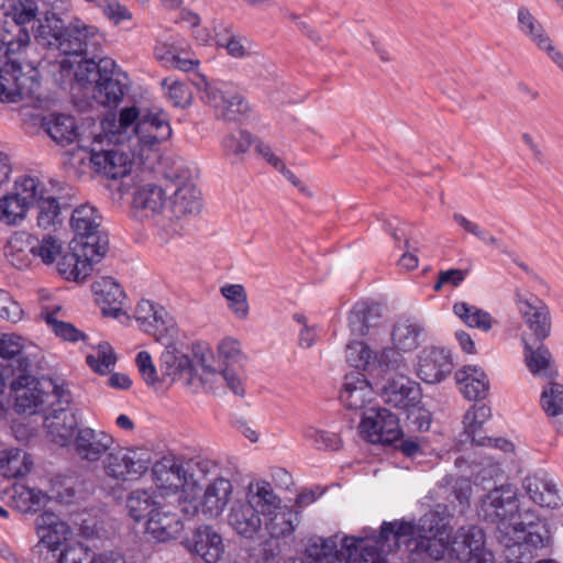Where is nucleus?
Segmentation results:
<instances>
[{"mask_svg": "<svg viewBox=\"0 0 563 563\" xmlns=\"http://www.w3.org/2000/svg\"><path fill=\"white\" fill-rule=\"evenodd\" d=\"M405 537H411L408 547L412 552L439 561L450 548L451 529L437 511H428L419 519L417 527L405 521L384 522L376 539L393 545V552Z\"/></svg>", "mask_w": 563, "mask_h": 563, "instance_id": "nucleus-3", "label": "nucleus"}, {"mask_svg": "<svg viewBox=\"0 0 563 563\" xmlns=\"http://www.w3.org/2000/svg\"><path fill=\"white\" fill-rule=\"evenodd\" d=\"M515 305L525 325L538 343L547 340L552 332V316L549 305L532 292L515 291Z\"/></svg>", "mask_w": 563, "mask_h": 563, "instance_id": "nucleus-13", "label": "nucleus"}, {"mask_svg": "<svg viewBox=\"0 0 563 563\" xmlns=\"http://www.w3.org/2000/svg\"><path fill=\"white\" fill-rule=\"evenodd\" d=\"M151 466L150 453L142 449L112 448L102 462L104 474L119 482L141 478Z\"/></svg>", "mask_w": 563, "mask_h": 563, "instance_id": "nucleus-11", "label": "nucleus"}, {"mask_svg": "<svg viewBox=\"0 0 563 563\" xmlns=\"http://www.w3.org/2000/svg\"><path fill=\"white\" fill-rule=\"evenodd\" d=\"M31 43L29 26L5 20L0 27V100L2 102L24 101L27 106H36L41 98L40 74L36 68L27 65L23 71L15 54L23 53Z\"/></svg>", "mask_w": 563, "mask_h": 563, "instance_id": "nucleus-2", "label": "nucleus"}, {"mask_svg": "<svg viewBox=\"0 0 563 563\" xmlns=\"http://www.w3.org/2000/svg\"><path fill=\"white\" fill-rule=\"evenodd\" d=\"M282 499L275 493L271 483L254 481L247 485L245 500L232 504L228 514L230 527L242 538L254 539L266 529L267 521L280 515Z\"/></svg>", "mask_w": 563, "mask_h": 563, "instance_id": "nucleus-4", "label": "nucleus"}, {"mask_svg": "<svg viewBox=\"0 0 563 563\" xmlns=\"http://www.w3.org/2000/svg\"><path fill=\"white\" fill-rule=\"evenodd\" d=\"M34 38L38 45L57 51L59 58L63 55L79 56L82 53H95L104 41L96 26L80 22L65 26L56 13L49 12L38 19Z\"/></svg>", "mask_w": 563, "mask_h": 563, "instance_id": "nucleus-6", "label": "nucleus"}, {"mask_svg": "<svg viewBox=\"0 0 563 563\" xmlns=\"http://www.w3.org/2000/svg\"><path fill=\"white\" fill-rule=\"evenodd\" d=\"M133 206L135 209L144 211L145 216H154L162 212L166 207L165 190L154 184H146L136 189L133 194Z\"/></svg>", "mask_w": 563, "mask_h": 563, "instance_id": "nucleus-39", "label": "nucleus"}, {"mask_svg": "<svg viewBox=\"0 0 563 563\" xmlns=\"http://www.w3.org/2000/svg\"><path fill=\"white\" fill-rule=\"evenodd\" d=\"M46 133L58 144H70L76 140L75 119L65 114H49L42 120Z\"/></svg>", "mask_w": 563, "mask_h": 563, "instance_id": "nucleus-40", "label": "nucleus"}, {"mask_svg": "<svg viewBox=\"0 0 563 563\" xmlns=\"http://www.w3.org/2000/svg\"><path fill=\"white\" fill-rule=\"evenodd\" d=\"M232 484L223 477L216 478L210 483L201 499V511L209 518H217L222 514L232 495Z\"/></svg>", "mask_w": 563, "mask_h": 563, "instance_id": "nucleus-34", "label": "nucleus"}, {"mask_svg": "<svg viewBox=\"0 0 563 563\" xmlns=\"http://www.w3.org/2000/svg\"><path fill=\"white\" fill-rule=\"evenodd\" d=\"M404 356L395 347H385L379 353H375L372 363V373L384 375L391 372H399L405 367Z\"/></svg>", "mask_w": 563, "mask_h": 563, "instance_id": "nucleus-49", "label": "nucleus"}, {"mask_svg": "<svg viewBox=\"0 0 563 563\" xmlns=\"http://www.w3.org/2000/svg\"><path fill=\"white\" fill-rule=\"evenodd\" d=\"M109 125L111 128L106 132V139L117 143L133 142V146L140 147V155L172 136L169 119L163 110L141 111L135 106L123 108L118 122Z\"/></svg>", "mask_w": 563, "mask_h": 563, "instance_id": "nucleus-5", "label": "nucleus"}, {"mask_svg": "<svg viewBox=\"0 0 563 563\" xmlns=\"http://www.w3.org/2000/svg\"><path fill=\"white\" fill-rule=\"evenodd\" d=\"M93 292L103 314L118 317L121 313L125 294L111 277H104L95 283Z\"/></svg>", "mask_w": 563, "mask_h": 563, "instance_id": "nucleus-37", "label": "nucleus"}, {"mask_svg": "<svg viewBox=\"0 0 563 563\" xmlns=\"http://www.w3.org/2000/svg\"><path fill=\"white\" fill-rule=\"evenodd\" d=\"M33 246V257H38L46 265L53 264L63 252V242L51 233L43 235L42 239L34 235Z\"/></svg>", "mask_w": 563, "mask_h": 563, "instance_id": "nucleus-51", "label": "nucleus"}, {"mask_svg": "<svg viewBox=\"0 0 563 563\" xmlns=\"http://www.w3.org/2000/svg\"><path fill=\"white\" fill-rule=\"evenodd\" d=\"M525 360L533 375L550 378L555 374L552 354L543 342L534 349L525 341Z\"/></svg>", "mask_w": 563, "mask_h": 563, "instance_id": "nucleus-41", "label": "nucleus"}, {"mask_svg": "<svg viewBox=\"0 0 563 563\" xmlns=\"http://www.w3.org/2000/svg\"><path fill=\"white\" fill-rule=\"evenodd\" d=\"M107 141L111 143L108 139ZM111 148H101L100 151L93 148L90 153V164L92 169L111 179L121 178L122 181L119 186L121 194H126L130 190V180L132 170V157L129 153H124L122 145L124 143L112 142Z\"/></svg>", "mask_w": 563, "mask_h": 563, "instance_id": "nucleus-12", "label": "nucleus"}, {"mask_svg": "<svg viewBox=\"0 0 563 563\" xmlns=\"http://www.w3.org/2000/svg\"><path fill=\"white\" fill-rule=\"evenodd\" d=\"M456 559L468 563H493L494 555L485 548V534L477 526L461 527L450 543Z\"/></svg>", "mask_w": 563, "mask_h": 563, "instance_id": "nucleus-19", "label": "nucleus"}, {"mask_svg": "<svg viewBox=\"0 0 563 563\" xmlns=\"http://www.w3.org/2000/svg\"><path fill=\"white\" fill-rule=\"evenodd\" d=\"M101 224V216L98 210L89 205H81L73 211L70 225L75 232L73 240H80L84 245L96 249L104 241V254L109 249L108 235L101 233L99 227Z\"/></svg>", "mask_w": 563, "mask_h": 563, "instance_id": "nucleus-22", "label": "nucleus"}, {"mask_svg": "<svg viewBox=\"0 0 563 563\" xmlns=\"http://www.w3.org/2000/svg\"><path fill=\"white\" fill-rule=\"evenodd\" d=\"M423 324L412 317H401L394 324L391 341L395 347L402 352L416 350L422 342Z\"/></svg>", "mask_w": 563, "mask_h": 563, "instance_id": "nucleus-32", "label": "nucleus"}, {"mask_svg": "<svg viewBox=\"0 0 563 563\" xmlns=\"http://www.w3.org/2000/svg\"><path fill=\"white\" fill-rule=\"evenodd\" d=\"M33 185H35V197L31 207L36 212L37 228L45 231L56 230L63 222L60 202L38 178L34 177Z\"/></svg>", "mask_w": 563, "mask_h": 563, "instance_id": "nucleus-27", "label": "nucleus"}, {"mask_svg": "<svg viewBox=\"0 0 563 563\" xmlns=\"http://www.w3.org/2000/svg\"><path fill=\"white\" fill-rule=\"evenodd\" d=\"M184 41L170 37L165 42H157L154 47V57L158 60L163 66L170 67L175 59V55L178 49L181 48V43Z\"/></svg>", "mask_w": 563, "mask_h": 563, "instance_id": "nucleus-63", "label": "nucleus"}, {"mask_svg": "<svg viewBox=\"0 0 563 563\" xmlns=\"http://www.w3.org/2000/svg\"><path fill=\"white\" fill-rule=\"evenodd\" d=\"M541 407L549 417L563 415V385L551 382L541 394Z\"/></svg>", "mask_w": 563, "mask_h": 563, "instance_id": "nucleus-54", "label": "nucleus"}, {"mask_svg": "<svg viewBox=\"0 0 563 563\" xmlns=\"http://www.w3.org/2000/svg\"><path fill=\"white\" fill-rule=\"evenodd\" d=\"M221 295L227 299L230 310L241 320L249 316L250 307L244 286L240 284L224 285L220 288Z\"/></svg>", "mask_w": 563, "mask_h": 563, "instance_id": "nucleus-50", "label": "nucleus"}, {"mask_svg": "<svg viewBox=\"0 0 563 563\" xmlns=\"http://www.w3.org/2000/svg\"><path fill=\"white\" fill-rule=\"evenodd\" d=\"M374 390L365 375L360 371H353L345 375L340 400L351 410L363 409L373 398Z\"/></svg>", "mask_w": 563, "mask_h": 563, "instance_id": "nucleus-30", "label": "nucleus"}, {"mask_svg": "<svg viewBox=\"0 0 563 563\" xmlns=\"http://www.w3.org/2000/svg\"><path fill=\"white\" fill-rule=\"evenodd\" d=\"M453 311L467 327L476 328L484 332H488L496 322L487 311L466 302H456Z\"/></svg>", "mask_w": 563, "mask_h": 563, "instance_id": "nucleus-46", "label": "nucleus"}, {"mask_svg": "<svg viewBox=\"0 0 563 563\" xmlns=\"http://www.w3.org/2000/svg\"><path fill=\"white\" fill-rule=\"evenodd\" d=\"M253 143L252 135L243 130L230 133L222 140V147L228 154L244 155Z\"/></svg>", "mask_w": 563, "mask_h": 563, "instance_id": "nucleus-59", "label": "nucleus"}, {"mask_svg": "<svg viewBox=\"0 0 563 563\" xmlns=\"http://www.w3.org/2000/svg\"><path fill=\"white\" fill-rule=\"evenodd\" d=\"M36 533L40 539L36 549L55 551L71 534L70 527L53 512H43L35 519Z\"/></svg>", "mask_w": 563, "mask_h": 563, "instance_id": "nucleus-29", "label": "nucleus"}, {"mask_svg": "<svg viewBox=\"0 0 563 563\" xmlns=\"http://www.w3.org/2000/svg\"><path fill=\"white\" fill-rule=\"evenodd\" d=\"M382 398L385 404L406 410L421 402L422 393L417 382L397 373L386 380L382 388Z\"/></svg>", "mask_w": 563, "mask_h": 563, "instance_id": "nucleus-25", "label": "nucleus"}, {"mask_svg": "<svg viewBox=\"0 0 563 563\" xmlns=\"http://www.w3.org/2000/svg\"><path fill=\"white\" fill-rule=\"evenodd\" d=\"M34 177L23 176L15 180L13 190L0 198V223L19 227L27 218L35 195Z\"/></svg>", "mask_w": 563, "mask_h": 563, "instance_id": "nucleus-14", "label": "nucleus"}, {"mask_svg": "<svg viewBox=\"0 0 563 563\" xmlns=\"http://www.w3.org/2000/svg\"><path fill=\"white\" fill-rule=\"evenodd\" d=\"M455 379L460 391L468 400L486 398L489 383L484 371L477 366H464L455 373Z\"/></svg>", "mask_w": 563, "mask_h": 563, "instance_id": "nucleus-33", "label": "nucleus"}, {"mask_svg": "<svg viewBox=\"0 0 563 563\" xmlns=\"http://www.w3.org/2000/svg\"><path fill=\"white\" fill-rule=\"evenodd\" d=\"M175 185L164 218L170 222H186L202 210V195L192 179L189 169L169 176Z\"/></svg>", "mask_w": 563, "mask_h": 563, "instance_id": "nucleus-10", "label": "nucleus"}, {"mask_svg": "<svg viewBox=\"0 0 563 563\" xmlns=\"http://www.w3.org/2000/svg\"><path fill=\"white\" fill-rule=\"evenodd\" d=\"M346 361L356 369H364L372 373L373 351L363 341H354L347 344Z\"/></svg>", "mask_w": 563, "mask_h": 563, "instance_id": "nucleus-55", "label": "nucleus"}, {"mask_svg": "<svg viewBox=\"0 0 563 563\" xmlns=\"http://www.w3.org/2000/svg\"><path fill=\"white\" fill-rule=\"evenodd\" d=\"M303 437L318 450L336 451L342 444L338 433L320 430L312 426L305 428Z\"/></svg>", "mask_w": 563, "mask_h": 563, "instance_id": "nucleus-56", "label": "nucleus"}, {"mask_svg": "<svg viewBox=\"0 0 563 563\" xmlns=\"http://www.w3.org/2000/svg\"><path fill=\"white\" fill-rule=\"evenodd\" d=\"M49 0H14L9 3V11L5 13L11 22L27 26L34 22L42 8L48 4Z\"/></svg>", "mask_w": 563, "mask_h": 563, "instance_id": "nucleus-45", "label": "nucleus"}, {"mask_svg": "<svg viewBox=\"0 0 563 563\" xmlns=\"http://www.w3.org/2000/svg\"><path fill=\"white\" fill-rule=\"evenodd\" d=\"M104 257V241L96 249L84 245L80 240L69 243V252L57 263L58 273L66 279L85 280L92 272V265Z\"/></svg>", "mask_w": 563, "mask_h": 563, "instance_id": "nucleus-15", "label": "nucleus"}, {"mask_svg": "<svg viewBox=\"0 0 563 563\" xmlns=\"http://www.w3.org/2000/svg\"><path fill=\"white\" fill-rule=\"evenodd\" d=\"M126 508L129 515L135 521H140L146 517L150 518L161 507L153 489L139 488L129 494Z\"/></svg>", "mask_w": 563, "mask_h": 563, "instance_id": "nucleus-42", "label": "nucleus"}, {"mask_svg": "<svg viewBox=\"0 0 563 563\" xmlns=\"http://www.w3.org/2000/svg\"><path fill=\"white\" fill-rule=\"evenodd\" d=\"M59 310L57 308L55 311H46L43 312V319L46 323L53 329L55 334L66 341L76 342L79 339H85V334L79 331L75 325L68 322L58 321L55 318V313Z\"/></svg>", "mask_w": 563, "mask_h": 563, "instance_id": "nucleus-57", "label": "nucleus"}, {"mask_svg": "<svg viewBox=\"0 0 563 563\" xmlns=\"http://www.w3.org/2000/svg\"><path fill=\"white\" fill-rule=\"evenodd\" d=\"M340 542L341 549H338V536L311 538L307 556L313 563H386V555L393 548L376 537H343Z\"/></svg>", "mask_w": 563, "mask_h": 563, "instance_id": "nucleus-7", "label": "nucleus"}, {"mask_svg": "<svg viewBox=\"0 0 563 563\" xmlns=\"http://www.w3.org/2000/svg\"><path fill=\"white\" fill-rule=\"evenodd\" d=\"M184 525L177 515L156 510L146 522V533L158 542L176 539L183 531Z\"/></svg>", "mask_w": 563, "mask_h": 563, "instance_id": "nucleus-36", "label": "nucleus"}, {"mask_svg": "<svg viewBox=\"0 0 563 563\" xmlns=\"http://www.w3.org/2000/svg\"><path fill=\"white\" fill-rule=\"evenodd\" d=\"M181 544L205 563H218L224 553V543L218 531L209 525H201L186 536Z\"/></svg>", "mask_w": 563, "mask_h": 563, "instance_id": "nucleus-20", "label": "nucleus"}, {"mask_svg": "<svg viewBox=\"0 0 563 563\" xmlns=\"http://www.w3.org/2000/svg\"><path fill=\"white\" fill-rule=\"evenodd\" d=\"M152 478L163 494H176L187 483V472L177 456L167 454L152 465Z\"/></svg>", "mask_w": 563, "mask_h": 563, "instance_id": "nucleus-26", "label": "nucleus"}, {"mask_svg": "<svg viewBox=\"0 0 563 563\" xmlns=\"http://www.w3.org/2000/svg\"><path fill=\"white\" fill-rule=\"evenodd\" d=\"M523 488L529 498L537 505L547 508H556L561 498L555 484L545 475H529L523 481Z\"/></svg>", "mask_w": 563, "mask_h": 563, "instance_id": "nucleus-35", "label": "nucleus"}, {"mask_svg": "<svg viewBox=\"0 0 563 563\" xmlns=\"http://www.w3.org/2000/svg\"><path fill=\"white\" fill-rule=\"evenodd\" d=\"M69 405H49L46 413H42L45 418L47 434L52 442L59 446L71 445L78 426V418L74 410L68 409Z\"/></svg>", "mask_w": 563, "mask_h": 563, "instance_id": "nucleus-21", "label": "nucleus"}, {"mask_svg": "<svg viewBox=\"0 0 563 563\" xmlns=\"http://www.w3.org/2000/svg\"><path fill=\"white\" fill-rule=\"evenodd\" d=\"M92 556L87 547L79 542L67 544L59 553L57 563H90Z\"/></svg>", "mask_w": 563, "mask_h": 563, "instance_id": "nucleus-64", "label": "nucleus"}, {"mask_svg": "<svg viewBox=\"0 0 563 563\" xmlns=\"http://www.w3.org/2000/svg\"><path fill=\"white\" fill-rule=\"evenodd\" d=\"M129 87V77L111 58L101 59V75L92 91L93 98L101 104L117 106Z\"/></svg>", "mask_w": 563, "mask_h": 563, "instance_id": "nucleus-18", "label": "nucleus"}, {"mask_svg": "<svg viewBox=\"0 0 563 563\" xmlns=\"http://www.w3.org/2000/svg\"><path fill=\"white\" fill-rule=\"evenodd\" d=\"M492 417L490 407L486 405L474 406L467 410L464 415V423L466 426L467 433L472 437V441L476 443L478 439L475 437V432L478 431L482 426L489 420Z\"/></svg>", "mask_w": 563, "mask_h": 563, "instance_id": "nucleus-58", "label": "nucleus"}, {"mask_svg": "<svg viewBox=\"0 0 563 563\" xmlns=\"http://www.w3.org/2000/svg\"><path fill=\"white\" fill-rule=\"evenodd\" d=\"M114 445L115 440L109 432L81 426L76 431L71 448L80 462L87 465H97L99 462H103Z\"/></svg>", "mask_w": 563, "mask_h": 563, "instance_id": "nucleus-16", "label": "nucleus"}, {"mask_svg": "<svg viewBox=\"0 0 563 563\" xmlns=\"http://www.w3.org/2000/svg\"><path fill=\"white\" fill-rule=\"evenodd\" d=\"M162 85L168 88L167 96L175 107L186 108L191 103V92L186 84L177 80L169 84V79L166 78Z\"/></svg>", "mask_w": 563, "mask_h": 563, "instance_id": "nucleus-62", "label": "nucleus"}, {"mask_svg": "<svg viewBox=\"0 0 563 563\" xmlns=\"http://www.w3.org/2000/svg\"><path fill=\"white\" fill-rule=\"evenodd\" d=\"M26 340L14 333H3L0 335V357L10 362L12 375L27 372L31 368V354Z\"/></svg>", "mask_w": 563, "mask_h": 563, "instance_id": "nucleus-31", "label": "nucleus"}, {"mask_svg": "<svg viewBox=\"0 0 563 563\" xmlns=\"http://www.w3.org/2000/svg\"><path fill=\"white\" fill-rule=\"evenodd\" d=\"M135 363L144 383L150 387L158 388L162 379L158 376L150 353L141 351L136 355Z\"/></svg>", "mask_w": 563, "mask_h": 563, "instance_id": "nucleus-60", "label": "nucleus"}, {"mask_svg": "<svg viewBox=\"0 0 563 563\" xmlns=\"http://www.w3.org/2000/svg\"><path fill=\"white\" fill-rule=\"evenodd\" d=\"M518 26L520 32L528 36L538 48L550 40L542 24L527 8L522 7L518 10Z\"/></svg>", "mask_w": 563, "mask_h": 563, "instance_id": "nucleus-48", "label": "nucleus"}, {"mask_svg": "<svg viewBox=\"0 0 563 563\" xmlns=\"http://www.w3.org/2000/svg\"><path fill=\"white\" fill-rule=\"evenodd\" d=\"M34 235L25 231L15 232L7 242L4 255L16 268L23 269L31 265L34 258Z\"/></svg>", "mask_w": 563, "mask_h": 563, "instance_id": "nucleus-38", "label": "nucleus"}, {"mask_svg": "<svg viewBox=\"0 0 563 563\" xmlns=\"http://www.w3.org/2000/svg\"><path fill=\"white\" fill-rule=\"evenodd\" d=\"M166 347H172L178 338L179 329L174 317L165 309H158V314L152 322V331H145Z\"/></svg>", "mask_w": 563, "mask_h": 563, "instance_id": "nucleus-44", "label": "nucleus"}, {"mask_svg": "<svg viewBox=\"0 0 563 563\" xmlns=\"http://www.w3.org/2000/svg\"><path fill=\"white\" fill-rule=\"evenodd\" d=\"M30 454L21 449H10L0 452V474L7 478L25 476L32 467Z\"/></svg>", "mask_w": 563, "mask_h": 563, "instance_id": "nucleus-43", "label": "nucleus"}, {"mask_svg": "<svg viewBox=\"0 0 563 563\" xmlns=\"http://www.w3.org/2000/svg\"><path fill=\"white\" fill-rule=\"evenodd\" d=\"M167 350L162 354L163 378L169 377L172 382L181 377L184 373L191 374L192 363L190 358L176 350Z\"/></svg>", "mask_w": 563, "mask_h": 563, "instance_id": "nucleus-47", "label": "nucleus"}, {"mask_svg": "<svg viewBox=\"0 0 563 563\" xmlns=\"http://www.w3.org/2000/svg\"><path fill=\"white\" fill-rule=\"evenodd\" d=\"M48 499L47 495L37 488L22 487L19 492V507L24 512H36Z\"/></svg>", "mask_w": 563, "mask_h": 563, "instance_id": "nucleus-61", "label": "nucleus"}, {"mask_svg": "<svg viewBox=\"0 0 563 563\" xmlns=\"http://www.w3.org/2000/svg\"><path fill=\"white\" fill-rule=\"evenodd\" d=\"M361 432L372 443L390 444L402 434L399 418L386 408H371L360 423Z\"/></svg>", "mask_w": 563, "mask_h": 563, "instance_id": "nucleus-17", "label": "nucleus"}, {"mask_svg": "<svg viewBox=\"0 0 563 563\" xmlns=\"http://www.w3.org/2000/svg\"><path fill=\"white\" fill-rule=\"evenodd\" d=\"M86 362L96 373L106 374L114 366L117 356L112 346L103 342L86 356Z\"/></svg>", "mask_w": 563, "mask_h": 563, "instance_id": "nucleus-53", "label": "nucleus"}, {"mask_svg": "<svg viewBox=\"0 0 563 563\" xmlns=\"http://www.w3.org/2000/svg\"><path fill=\"white\" fill-rule=\"evenodd\" d=\"M103 42L99 45L98 49L91 54H80L79 56L63 55L58 60L60 70L69 75L75 69V79L85 88L93 89L97 80L101 75V47Z\"/></svg>", "mask_w": 563, "mask_h": 563, "instance_id": "nucleus-24", "label": "nucleus"}, {"mask_svg": "<svg viewBox=\"0 0 563 563\" xmlns=\"http://www.w3.org/2000/svg\"><path fill=\"white\" fill-rule=\"evenodd\" d=\"M519 508L517 489L511 485H500L481 498L477 514L484 521L496 526V538L506 548L548 547L550 529L539 521H517Z\"/></svg>", "mask_w": 563, "mask_h": 563, "instance_id": "nucleus-1", "label": "nucleus"}, {"mask_svg": "<svg viewBox=\"0 0 563 563\" xmlns=\"http://www.w3.org/2000/svg\"><path fill=\"white\" fill-rule=\"evenodd\" d=\"M453 371V361L449 351L442 347L424 350L419 356L417 375L428 384L444 380Z\"/></svg>", "mask_w": 563, "mask_h": 563, "instance_id": "nucleus-28", "label": "nucleus"}, {"mask_svg": "<svg viewBox=\"0 0 563 563\" xmlns=\"http://www.w3.org/2000/svg\"><path fill=\"white\" fill-rule=\"evenodd\" d=\"M219 356L224 363V368L217 371L210 364L207 363L208 357L202 353L199 358L201 366V380L203 383H219L224 382L227 387L236 396H243L244 379L241 365L245 360L241 352L240 343L232 339L227 338L221 341L218 347Z\"/></svg>", "mask_w": 563, "mask_h": 563, "instance_id": "nucleus-9", "label": "nucleus"}, {"mask_svg": "<svg viewBox=\"0 0 563 563\" xmlns=\"http://www.w3.org/2000/svg\"><path fill=\"white\" fill-rule=\"evenodd\" d=\"M250 110L249 103L242 95L227 91L223 103L217 114V118L225 121H240Z\"/></svg>", "mask_w": 563, "mask_h": 563, "instance_id": "nucleus-52", "label": "nucleus"}, {"mask_svg": "<svg viewBox=\"0 0 563 563\" xmlns=\"http://www.w3.org/2000/svg\"><path fill=\"white\" fill-rule=\"evenodd\" d=\"M298 515L290 509L272 517L266 523L268 538L258 545V555L263 563L274 562L280 553L279 539L292 534Z\"/></svg>", "mask_w": 563, "mask_h": 563, "instance_id": "nucleus-23", "label": "nucleus"}, {"mask_svg": "<svg viewBox=\"0 0 563 563\" xmlns=\"http://www.w3.org/2000/svg\"><path fill=\"white\" fill-rule=\"evenodd\" d=\"M10 397L19 413H46L49 405H70V391L53 378L38 380L27 372L12 375L9 383Z\"/></svg>", "mask_w": 563, "mask_h": 563, "instance_id": "nucleus-8", "label": "nucleus"}]
</instances>
